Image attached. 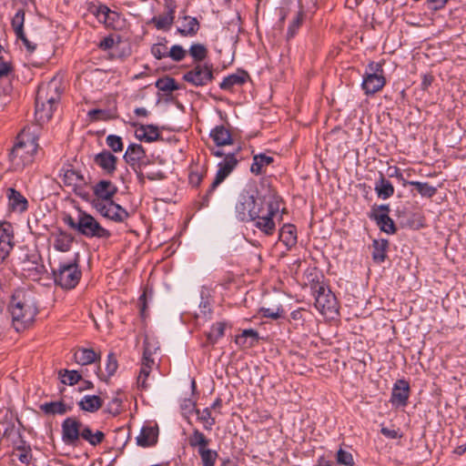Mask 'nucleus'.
<instances>
[{
    "mask_svg": "<svg viewBox=\"0 0 466 466\" xmlns=\"http://www.w3.org/2000/svg\"><path fill=\"white\" fill-rule=\"evenodd\" d=\"M9 311L16 331L30 327L38 311L34 293L25 289L15 290L9 304Z\"/></svg>",
    "mask_w": 466,
    "mask_h": 466,
    "instance_id": "nucleus-1",
    "label": "nucleus"
},
{
    "mask_svg": "<svg viewBox=\"0 0 466 466\" xmlns=\"http://www.w3.org/2000/svg\"><path fill=\"white\" fill-rule=\"evenodd\" d=\"M279 210V202L274 195L256 196V206L253 209L254 227L267 236L276 230L273 218Z\"/></svg>",
    "mask_w": 466,
    "mask_h": 466,
    "instance_id": "nucleus-2",
    "label": "nucleus"
},
{
    "mask_svg": "<svg viewBox=\"0 0 466 466\" xmlns=\"http://www.w3.org/2000/svg\"><path fill=\"white\" fill-rule=\"evenodd\" d=\"M60 98L58 82L52 79L46 85H41L35 98V119L39 124L48 121L54 112V106Z\"/></svg>",
    "mask_w": 466,
    "mask_h": 466,
    "instance_id": "nucleus-3",
    "label": "nucleus"
},
{
    "mask_svg": "<svg viewBox=\"0 0 466 466\" xmlns=\"http://www.w3.org/2000/svg\"><path fill=\"white\" fill-rule=\"evenodd\" d=\"M17 141L10 153V160L14 168L20 169L34 160L38 144L36 137L25 129L17 136Z\"/></svg>",
    "mask_w": 466,
    "mask_h": 466,
    "instance_id": "nucleus-4",
    "label": "nucleus"
},
{
    "mask_svg": "<svg viewBox=\"0 0 466 466\" xmlns=\"http://www.w3.org/2000/svg\"><path fill=\"white\" fill-rule=\"evenodd\" d=\"M157 350H159L158 342L154 339L146 336L139 373L137 379L138 389L147 390L150 386V383L148 382L149 376L153 370L157 368V364L153 358V355Z\"/></svg>",
    "mask_w": 466,
    "mask_h": 466,
    "instance_id": "nucleus-5",
    "label": "nucleus"
},
{
    "mask_svg": "<svg viewBox=\"0 0 466 466\" xmlns=\"http://www.w3.org/2000/svg\"><path fill=\"white\" fill-rule=\"evenodd\" d=\"M55 283L66 289L75 288L80 280L81 271L76 259L62 263L53 271Z\"/></svg>",
    "mask_w": 466,
    "mask_h": 466,
    "instance_id": "nucleus-6",
    "label": "nucleus"
},
{
    "mask_svg": "<svg viewBox=\"0 0 466 466\" xmlns=\"http://www.w3.org/2000/svg\"><path fill=\"white\" fill-rule=\"evenodd\" d=\"M77 231L86 238H108L109 230L103 228L99 222L86 212L80 211L77 218Z\"/></svg>",
    "mask_w": 466,
    "mask_h": 466,
    "instance_id": "nucleus-7",
    "label": "nucleus"
},
{
    "mask_svg": "<svg viewBox=\"0 0 466 466\" xmlns=\"http://www.w3.org/2000/svg\"><path fill=\"white\" fill-rule=\"evenodd\" d=\"M315 307L322 314L333 318L338 313L337 299L334 294L324 288L319 286L315 289Z\"/></svg>",
    "mask_w": 466,
    "mask_h": 466,
    "instance_id": "nucleus-8",
    "label": "nucleus"
},
{
    "mask_svg": "<svg viewBox=\"0 0 466 466\" xmlns=\"http://www.w3.org/2000/svg\"><path fill=\"white\" fill-rule=\"evenodd\" d=\"M240 147L237 149L236 152L227 153L224 159L218 163V169L217 171L216 177L210 187L208 191V194H210L215 188L222 183V181L233 171V169L238 165L237 154L239 152Z\"/></svg>",
    "mask_w": 466,
    "mask_h": 466,
    "instance_id": "nucleus-9",
    "label": "nucleus"
},
{
    "mask_svg": "<svg viewBox=\"0 0 466 466\" xmlns=\"http://www.w3.org/2000/svg\"><path fill=\"white\" fill-rule=\"evenodd\" d=\"M183 79L195 86H206L213 79L212 66L198 64L184 75Z\"/></svg>",
    "mask_w": 466,
    "mask_h": 466,
    "instance_id": "nucleus-10",
    "label": "nucleus"
},
{
    "mask_svg": "<svg viewBox=\"0 0 466 466\" xmlns=\"http://www.w3.org/2000/svg\"><path fill=\"white\" fill-rule=\"evenodd\" d=\"M61 179L65 186L70 187L76 195L82 198L87 199L88 194L84 190L86 181L78 171L72 168L63 169Z\"/></svg>",
    "mask_w": 466,
    "mask_h": 466,
    "instance_id": "nucleus-11",
    "label": "nucleus"
},
{
    "mask_svg": "<svg viewBox=\"0 0 466 466\" xmlns=\"http://www.w3.org/2000/svg\"><path fill=\"white\" fill-rule=\"evenodd\" d=\"M94 208L103 217L116 222H123L128 218V213L126 209L113 200L106 201L105 203L97 202Z\"/></svg>",
    "mask_w": 466,
    "mask_h": 466,
    "instance_id": "nucleus-12",
    "label": "nucleus"
},
{
    "mask_svg": "<svg viewBox=\"0 0 466 466\" xmlns=\"http://www.w3.org/2000/svg\"><path fill=\"white\" fill-rule=\"evenodd\" d=\"M14 229L10 223H0V263L5 260L12 251L14 242Z\"/></svg>",
    "mask_w": 466,
    "mask_h": 466,
    "instance_id": "nucleus-13",
    "label": "nucleus"
},
{
    "mask_svg": "<svg viewBox=\"0 0 466 466\" xmlns=\"http://www.w3.org/2000/svg\"><path fill=\"white\" fill-rule=\"evenodd\" d=\"M376 71L366 73L362 81V88L366 95H373L380 91L385 86V77L383 70L378 64Z\"/></svg>",
    "mask_w": 466,
    "mask_h": 466,
    "instance_id": "nucleus-14",
    "label": "nucleus"
},
{
    "mask_svg": "<svg viewBox=\"0 0 466 466\" xmlns=\"http://www.w3.org/2000/svg\"><path fill=\"white\" fill-rule=\"evenodd\" d=\"M82 423L76 418H66L62 423V439L66 444H76L79 438Z\"/></svg>",
    "mask_w": 466,
    "mask_h": 466,
    "instance_id": "nucleus-15",
    "label": "nucleus"
},
{
    "mask_svg": "<svg viewBox=\"0 0 466 466\" xmlns=\"http://www.w3.org/2000/svg\"><path fill=\"white\" fill-rule=\"evenodd\" d=\"M93 191L96 198L92 201V205L95 207L97 202L111 201L117 192V187L109 180H100L93 187Z\"/></svg>",
    "mask_w": 466,
    "mask_h": 466,
    "instance_id": "nucleus-16",
    "label": "nucleus"
},
{
    "mask_svg": "<svg viewBox=\"0 0 466 466\" xmlns=\"http://www.w3.org/2000/svg\"><path fill=\"white\" fill-rule=\"evenodd\" d=\"M126 162L132 167L141 168L147 165L146 152L141 145L131 144L127 147L124 155Z\"/></svg>",
    "mask_w": 466,
    "mask_h": 466,
    "instance_id": "nucleus-17",
    "label": "nucleus"
},
{
    "mask_svg": "<svg viewBox=\"0 0 466 466\" xmlns=\"http://www.w3.org/2000/svg\"><path fill=\"white\" fill-rule=\"evenodd\" d=\"M389 207L381 205L377 208H374L370 218H374L380 229L388 234H393L396 231V228L393 220L389 217Z\"/></svg>",
    "mask_w": 466,
    "mask_h": 466,
    "instance_id": "nucleus-18",
    "label": "nucleus"
},
{
    "mask_svg": "<svg viewBox=\"0 0 466 466\" xmlns=\"http://www.w3.org/2000/svg\"><path fill=\"white\" fill-rule=\"evenodd\" d=\"M74 238L70 233L57 229L51 233L49 242L54 248L60 252H67L70 250Z\"/></svg>",
    "mask_w": 466,
    "mask_h": 466,
    "instance_id": "nucleus-19",
    "label": "nucleus"
},
{
    "mask_svg": "<svg viewBox=\"0 0 466 466\" xmlns=\"http://www.w3.org/2000/svg\"><path fill=\"white\" fill-rule=\"evenodd\" d=\"M410 396V385L404 380H399L395 382L392 392L390 402L392 405L400 407L407 404Z\"/></svg>",
    "mask_w": 466,
    "mask_h": 466,
    "instance_id": "nucleus-20",
    "label": "nucleus"
},
{
    "mask_svg": "<svg viewBox=\"0 0 466 466\" xmlns=\"http://www.w3.org/2000/svg\"><path fill=\"white\" fill-rule=\"evenodd\" d=\"M256 206V197H243L242 200L237 205L236 209L241 220L250 219L253 221V209Z\"/></svg>",
    "mask_w": 466,
    "mask_h": 466,
    "instance_id": "nucleus-21",
    "label": "nucleus"
},
{
    "mask_svg": "<svg viewBox=\"0 0 466 466\" xmlns=\"http://www.w3.org/2000/svg\"><path fill=\"white\" fill-rule=\"evenodd\" d=\"M158 437V427L155 426H144L141 430L140 434L137 437V443L142 447H148L154 445Z\"/></svg>",
    "mask_w": 466,
    "mask_h": 466,
    "instance_id": "nucleus-22",
    "label": "nucleus"
},
{
    "mask_svg": "<svg viewBox=\"0 0 466 466\" xmlns=\"http://www.w3.org/2000/svg\"><path fill=\"white\" fill-rule=\"evenodd\" d=\"M117 158L109 151L104 150L95 157V163L107 174H112L116 168Z\"/></svg>",
    "mask_w": 466,
    "mask_h": 466,
    "instance_id": "nucleus-23",
    "label": "nucleus"
},
{
    "mask_svg": "<svg viewBox=\"0 0 466 466\" xmlns=\"http://www.w3.org/2000/svg\"><path fill=\"white\" fill-rule=\"evenodd\" d=\"M7 198L9 206L13 210L24 212L27 209L28 202L26 198L15 188L10 187L7 189Z\"/></svg>",
    "mask_w": 466,
    "mask_h": 466,
    "instance_id": "nucleus-24",
    "label": "nucleus"
},
{
    "mask_svg": "<svg viewBox=\"0 0 466 466\" xmlns=\"http://www.w3.org/2000/svg\"><path fill=\"white\" fill-rule=\"evenodd\" d=\"M210 137L218 147L231 145L233 139L228 129L224 126H218L210 132Z\"/></svg>",
    "mask_w": 466,
    "mask_h": 466,
    "instance_id": "nucleus-25",
    "label": "nucleus"
},
{
    "mask_svg": "<svg viewBox=\"0 0 466 466\" xmlns=\"http://www.w3.org/2000/svg\"><path fill=\"white\" fill-rule=\"evenodd\" d=\"M159 130L153 125H142L136 129V137L147 142L156 141L159 137Z\"/></svg>",
    "mask_w": 466,
    "mask_h": 466,
    "instance_id": "nucleus-26",
    "label": "nucleus"
},
{
    "mask_svg": "<svg viewBox=\"0 0 466 466\" xmlns=\"http://www.w3.org/2000/svg\"><path fill=\"white\" fill-rule=\"evenodd\" d=\"M74 359L80 365H88L100 359V355L92 349H79L74 354Z\"/></svg>",
    "mask_w": 466,
    "mask_h": 466,
    "instance_id": "nucleus-27",
    "label": "nucleus"
},
{
    "mask_svg": "<svg viewBox=\"0 0 466 466\" xmlns=\"http://www.w3.org/2000/svg\"><path fill=\"white\" fill-rule=\"evenodd\" d=\"M78 405L85 411L95 412L102 407L103 400L96 395H86L79 401Z\"/></svg>",
    "mask_w": 466,
    "mask_h": 466,
    "instance_id": "nucleus-28",
    "label": "nucleus"
},
{
    "mask_svg": "<svg viewBox=\"0 0 466 466\" xmlns=\"http://www.w3.org/2000/svg\"><path fill=\"white\" fill-rule=\"evenodd\" d=\"M258 339V333L252 329H244L242 333L236 337L235 342L244 348L252 347Z\"/></svg>",
    "mask_w": 466,
    "mask_h": 466,
    "instance_id": "nucleus-29",
    "label": "nucleus"
},
{
    "mask_svg": "<svg viewBox=\"0 0 466 466\" xmlns=\"http://www.w3.org/2000/svg\"><path fill=\"white\" fill-rule=\"evenodd\" d=\"M279 238L285 246L290 248L297 243V231L293 225H284L280 230Z\"/></svg>",
    "mask_w": 466,
    "mask_h": 466,
    "instance_id": "nucleus-30",
    "label": "nucleus"
},
{
    "mask_svg": "<svg viewBox=\"0 0 466 466\" xmlns=\"http://www.w3.org/2000/svg\"><path fill=\"white\" fill-rule=\"evenodd\" d=\"M248 78V74L245 72H238L236 74H232L228 76L223 79L220 83V88L224 90H230L235 86L243 85Z\"/></svg>",
    "mask_w": 466,
    "mask_h": 466,
    "instance_id": "nucleus-31",
    "label": "nucleus"
},
{
    "mask_svg": "<svg viewBox=\"0 0 466 466\" xmlns=\"http://www.w3.org/2000/svg\"><path fill=\"white\" fill-rule=\"evenodd\" d=\"M80 437L90 445L96 446L104 441L105 434L101 431L94 432L88 426H82Z\"/></svg>",
    "mask_w": 466,
    "mask_h": 466,
    "instance_id": "nucleus-32",
    "label": "nucleus"
},
{
    "mask_svg": "<svg viewBox=\"0 0 466 466\" xmlns=\"http://www.w3.org/2000/svg\"><path fill=\"white\" fill-rule=\"evenodd\" d=\"M273 162V157L265 154H258L253 157V163L250 171L255 175H260L264 171V167L269 166Z\"/></svg>",
    "mask_w": 466,
    "mask_h": 466,
    "instance_id": "nucleus-33",
    "label": "nucleus"
},
{
    "mask_svg": "<svg viewBox=\"0 0 466 466\" xmlns=\"http://www.w3.org/2000/svg\"><path fill=\"white\" fill-rule=\"evenodd\" d=\"M199 29V24L197 18L191 16H185L184 23L177 29L182 35H194Z\"/></svg>",
    "mask_w": 466,
    "mask_h": 466,
    "instance_id": "nucleus-34",
    "label": "nucleus"
},
{
    "mask_svg": "<svg viewBox=\"0 0 466 466\" xmlns=\"http://www.w3.org/2000/svg\"><path fill=\"white\" fill-rule=\"evenodd\" d=\"M406 185H410L412 187H415L418 193L421 197H425V198H431L432 196H434L436 194V191H437L436 187H434L433 186H431L426 182L405 181L403 183V186H406Z\"/></svg>",
    "mask_w": 466,
    "mask_h": 466,
    "instance_id": "nucleus-35",
    "label": "nucleus"
},
{
    "mask_svg": "<svg viewBox=\"0 0 466 466\" xmlns=\"http://www.w3.org/2000/svg\"><path fill=\"white\" fill-rule=\"evenodd\" d=\"M375 190L378 196L383 199L389 198L394 194L392 184L381 175L380 181L376 184Z\"/></svg>",
    "mask_w": 466,
    "mask_h": 466,
    "instance_id": "nucleus-36",
    "label": "nucleus"
},
{
    "mask_svg": "<svg viewBox=\"0 0 466 466\" xmlns=\"http://www.w3.org/2000/svg\"><path fill=\"white\" fill-rule=\"evenodd\" d=\"M188 443L191 447L198 448V451H199L208 448L209 440L198 430H194L188 438Z\"/></svg>",
    "mask_w": 466,
    "mask_h": 466,
    "instance_id": "nucleus-37",
    "label": "nucleus"
},
{
    "mask_svg": "<svg viewBox=\"0 0 466 466\" xmlns=\"http://www.w3.org/2000/svg\"><path fill=\"white\" fill-rule=\"evenodd\" d=\"M372 258L375 261L382 262L386 258V249L388 247L387 240L373 241Z\"/></svg>",
    "mask_w": 466,
    "mask_h": 466,
    "instance_id": "nucleus-38",
    "label": "nucleus"
},
{
    "mask_svg": "<svg viewBox=\"0 0 466 466\" xmlns=\"http://www.w3.org/2000/svg\"><path fill=\"white\" fill-rule=\"evenodd\" d=\"M174 21V11L170 10L167 14L155 16L152 22L157 29H167L171 26Z\"/></svg>",
    "mask_w": 466,
    "mask_h": 466,
    "instance_id": "nucleus-39",
    "label": "nucleus"
},
{
    "mask_svg": "<svg viewBox=\"0 0 466 466\" xmlns=\"http://www.w3.org/2000/svg\"><path fill=\"white\" fill-rule=\"evenodd\" d=\"M40 408L46 414H65L67 411L66 405L61 401L46 402Z\"/></svg>",
    "mask_w": 466,
    "mask_h": 466,
    "instance_id": "nucleus-40",
    "label": "nucleus"
},
{
    "mask_svg": "<svg viewBox=\"0 0 466 466\" xmlns=\"http://www.w3.org/2000/svg\"><path fill=\"white\" fill-rule=\"evenodd\" d=\"M198 454L201 458L203 466H214L218 457V454L216 451L210 450L208 448L202 449L198 451Z\"/></svg>",
    "mask_w": 466,
    "mask_h": 466,
    "instance_id": "nucleus-41",
    "label": "nucleus"
},
{
    "mask_svg": "<svg viewBox=\"0 0 466 466\" xmlns=\"http://www.w3.org/2000/svg\"><path fill=\"white\" fill-rule=\"evenodd\" d=\"M225 331V324L222 322H218L214 324L210 331L207 334V339L208 343L214 344L217 340L224 335Z\"/></svg>",
    "mask_w": 466,
    "mask_h": 466,
    "instance_id": "nucleus-42",
    "label": "nucleus"
},
{
    "mask_svg": "<svg viewBox=\"0 0 466 466\" xmlns=\"http://www.w3.org/2000/svg\"><path fill=\"white\" fill-rule=\"evenodd\" d=\"M118 367L117 360L113 353L108 354L106 362V373L100 371V377L107 379L115 374Z\"/></svg>",
    "mask_w": 466,
    "mask_h": 466,
    "instance_id": "nucleus-43",
    "label": "nucleus"
},
{
    "mask_svg": "<svg viewBox=\"0 0 466 466\" xmlns=\"http://www.w3.org/2000/svg\"><path fill=\"white\" fill-rule=\"evenodd\" d=\"M156 86L163 91V92H172L174 90L178 89L177 85L176 84V81L172 77H163L159 78L156 82Z\"/></svg>",
    "mask_w": 466,
    "mask_h": 466,
    "instance_id": "nucleus-44",
    "label": "nucleus"
},
{
    "mask_svg": "<svg viewBox=\"0 0 466 466\" xmlns=\"http://www.w3.org/2000/svg\"><path fill=\"white\" fill-rule=\"evenodd\" d=\"M25 12L23 9L17 10L16 14L12 19V26L16 35H21L24 33Z\"/></svg>",
    "mask_w": 466,
    "mask_h": 466,
    "instance_id": "nucleus-45",
    "label": "nucleus"
},
{
    "mask_svg": "<svg viewBox=\"0 0 466 466\" xmlns=\"http://www.w3.org/2000/svg\"><path fill=\"white\" fill-rule=\"evenodd\" d=\"M59 374L61 376V381L64 384L75 385L81 379V375L76 370H65L64 371H60Z\"/></svg>",
    "mask_w": 466,
    "mask_h": 466,
    "instance_id": "nucleus-46",
    "label": "nucleus"
},
{
    "mask_svg": "<svg viewBox=\"0 0 466 466\" xmlns=\"http://www.w3.org/2000/svg\"><path fill=\"white\" fill-rule=\"evenodd\" d=\"M198 420L203 422L206 430H211L215 424V419L211 417V411L209 408H206L203 410H197Z\"/></svg>",
    "mask_w": 466,
    "mask_h": 466,
    "instance_id": "nucleus-47",
    "label": "nucleus"
},
{
    "mask_svg": "<svg viewBox=\"0 0 466 466\" xmlns=\"http://www.w3.org/2000/svg\"><path fill=\"white\" fill-rule=\"evenodd\" d=\"M190 56L197 61H202L208 54V50L202 44H194L189 49Z\"/></svg>",
    "mask_w": 466,
    "mask_h": 466,
    "instance_id": "nucleus-48",
    "label": "nucleus"
},
{
    "mask_svg": "<svg viewBox=\"0 0 466 466\" xmlns=\"http://www.w3.org/2000/svg\"><path fill=\"white\" fill-rule=\"evenodd\" d=\"M106 142L108 147H110L115 153L121 152L124 145L122 138L116 135H109L106 138Z\"/></svg>",
    "mask_w": 466,
    "mask_h": 466,
    "instance_id": "nucleus-49",
    "label": "nucleus"
},
{
    "mask_svg": "<svg viewBox=\"0 0 466 466\" xmlns=\"http://www.w3.org/2000/svg\"><path fill=\"white\" fill-rule=\"evenodd\" d=\"M337 462L346 466H352L354 463L352 455L342 449L337 452Z\"/></svg>",
    "mask_w": 466,
    "mask_h": 466,
    "instance_id": "nucleus-50",
    "label": "nucleus"
},
{
    "mask_svg": "<svg viewBox=\"0 0 466 466\" xmlns=\"http://www.w3.org/2000/svg\"><path fill=\"white\" fill-rule=\"evenodd\" d=\"M87 116L91 121L107 120L112 117L109 112L102 109H92Z\"/></svg>",
    "mask_w": 466,
    "mask_h": 466,
    "instance_id": "nucleus-51",
    "label": "nucleus"
},
{
    "mask_svg": "<svg viewBox=\"0 0 466 466\" xmlns=\"http://www.w3.org/2000/svg\"><path fill=\"white\" fill-rule=\"evenodd\" d=\"M151 53L157 59H161L163 57L168 56V48L165 44H155L151 47Z\"/></svg>",
    "mask_w": 466,
    "mask_h": 466,
    "instance_id": "nucleus-52",
    "label": "nucleus"
},
{
    "mask_svg": "<svg viewBox=\"0 0 466 466\" xmlns=\"http://www.w3.org/2000/svg\"><path fill=\"white\" fill-rule=\"evenodd\" d=\"M260 312L264 318L278 319L282 317L283 309L280 307H277L276 309L262 308Z\"/></svg>",
    "mask_w": 466,
    "mask_h": 466,
    "instance_id": "nucleus-53",
    "label": "nucleus"
},
{
    "mask_svg": "<svg viewBox=\"0 0 466 466\" xmlns=\"http://www.w3.org/2000/svg\"><path fill=\"white\" fill-rule=\"evenodd\" d=\"M186 56V50L181 46L175 45L168 50V56L174 61H181Z\"/></svg>",
    "mask_w": 466,
    "mask_h": 466,
    "instance_id": "nucleus-54",
    "label": "nucleus"
},
{
    "mask_svg": "<svg viewBox=\"0 0 466 466\" xmlns=\"http://www.w3.org/2000/svg\"><path fill=\"white\" fill-rule=\"evenodd\" d=\"M304 311L303 309H297L291 312L290 314V322L293 323L295 328L303 326L304 323Z\"/></svg>",
    "mask_w": 466,
    "mask_h": 466,
    "instance_id": "nucleus-55",
    "label": "nucleus"
},
{
    "mask_svg": "<svg viewBox=\"0 0 466 466\" xmlns=\"http://www.w3.org/2000/svg\"><path fill=\"white\" fill-rule=\"evenodd\" d=\"M107 411L114 416L117 415L121 411V400L117 398L113 399L107 406Z\"/></svg>",
    "mask_w": 466,
    "mask_h": 466,
    "instance_id": "nucleus-56",
    "label": "nucleus"
},
{
    "mask_svg": "<svg viewBox=\"0 0 466 466\" xmlns=\"http://www.w3.org/2000/svg\"><path fill=\"white\" fill-rule=\"evenodd\" d=\"M380 432L389 439H398L401 437V434H400L399 431L394 429H389L386 427H382L380 430Z\"/></svg>",
    "mask_w": 466,
    "mask_h": 466,
    "instance_id": "nucleus-57",
    "label": "nucleus"
},
{
    "mask_svg": "<svg viewBox=\"0 0 466 466\" xmlns=\"http://www.w3.org/2000/svg\"><path fill=\"white\" fill-rule=\"evenodd\" d=\"M17 38L21 39L23 44L25 45V46L26 47L27 51L29 53H33L35 48H36V46L33 43H31L27 37L25 36V33H22L21 35H16Z\"/></svg>",
    "mask_w": 466,
    "mask_h": 466,
    "instance_id": "nucleus-58",
    "label": "nucleus"
},
{
    "mask_svg": "<svg viewBox=\"0 0 466 466\" xmlns=\"http://www.w3.org/2000/svg\"><path fill=\"white\" fill-rule=\"evenodd\" d=\"M301 20H302L301 14H298V15L294 19L292 25L289 28V36H293L294 35L295 29L299 26V25L301 23Z\"/></svg>",
    "mask_w": 466,
    "mask_h": 466,
    "instance_id": "nucleus-59",
    "label": "nucleus"
},
{
    "mask_svg": "<svg viewBox=\"0 0 466 466\" xmlns=\"http://www.w3.org/2000/svg\"><path fill=\"white\" fill-rule=\"evenodd\" d=\"M448 0H428L430 8L438 10L444 6Z\"/></svg>",
    "mask_w": 466,
    "mask_h": 466,
    "instance_id": "nucleus-60",
    "label": "nucleus"
},
{
    "mask_svg": "<svg viewBox=\"0 0 466 466\" xmlns=\"http://www.w3.org/2000/svg\"><path fill=\"white\" fill-rule=\"evenodd\" d=\"M19 452L15 454L17 456L18 460L25 464H27L30 460V454L24 450H18Z\"/></svg>",
    "mask_w": 466,
    "mask_h": 466,
    "instance_id": "nucleus-61",
    "label": "nucleus"
},
{
    "mask_svg": "<svg viewBox=\"0 0 466 466\" xmlns=\"http://www.w3.org/2000/svg\"><path fill=\"white\" fill-rule=\"evenodd\" d=\"M11 65L6 62L0 63V78L7 76L11 71Z\"/></svg>",
    "mask_w": 466,
    "mask_h": 466,
    "instance_id": "nucleus-62",
    "label": "nucleus"
},
{
    "mask_svg": "<svg viewBox=\"0 0 466 466\" xmlns=\"http://www.w3.org/2000/svg\"><path fill=\"white\" fill-rule=\"evenodd\" d=\"M115 44V41L112 37H106L100 43V47L103 49L112 48Z\"/></svg>",
    "mask_w": 466,
    "mask_h": 466,
    "instance_id": "nucleus-63",
    "label": "nucleus"
},
{
    "mask_svg": "<svg viewBox=\"0 0 466 466\" xmlns=\"http://www.w3.org/2000/svg\"><path fill=\"white\" fill-rule=\"evenodd\" d=\"M201 176L198 173H191L189 176V182L191 185L198 187L201 182Z\"/></svg>",
    "mask_w": 466,
    "mask_h": 466,
    "instance_id": "nucleus-64",
    "label": "nucleus"
}]
</instances>
